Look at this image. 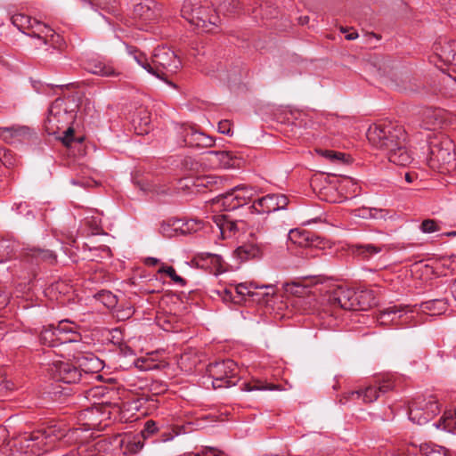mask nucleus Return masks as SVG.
<instances>
[{"label":"nucleus","mask_w":456,"mask_h":456,"mask_svg":"<svg viewBox=\"0 0 456 456\" xmlns=\"http://www.w3.org/2000/svg\"><path fill=\"white\" fill-rule=\"evenodd\" d=\"M369 142L384 151L390 162L398 166H407L413 158L406 147V133L398 125L392 123L377 124L367 131Z\"/></svg>","instance_id":"f257e3e1"},{"label":"nucleus","mask_w":456,"mask_h":456,"mask_svg":"<svg viewBox=\"0 0 456 456\" xmlns=\"http://www.w3.org/2000/svg\"><path fill=\"white\" fill-rule=\"evenodd\" d=\"M326 300L332 307H339L345 310H366L376 304L371 291H354L337 287L325 295Z\"/></svg>","instance_id":"f03ea898"},{"label":"nucleus","mask_w":456,"mask_h":456,"mask_svg":"<svg viewBox=\"0 0 456 456\" xmlns=\"http://www.w3.org/2000/svg\"><path fill=\"white\" fill-rule=\"evenodd\" d=\"M181 65L180 59L173 50L163 45L158 46L151 58V74L173 88H176L175 84L169 80V77L176 73Z\"/></svg>","instance_id":"7ed1b4c3"},{"label":"nucleus","mask_w":456,"mask_h":456,"mask_svg":"<svg viewBox=\"0 0 456 456\" xmlns=\"http://www.w3.org/2000/svg\"><path fill=\"white\" fill-rule=\"evenodd\" d=\"M181 14L188 22L203 32H213L219 22L218 15L212 13L209 6L202 5L196 0H184Z\"/></svg>","instance_id":"20e7f679"},{"label":"nucleus","mask_w":456,"mask_h":456,"mask_svg":"<svg viewBox=\"0 0 456 456\" xmlns=\"http://www.w3.org/2000/svg\"><path fill=\"white\" fill-rule=\"evenodd\" d=\"M78 325L69 320H62L57 325L44 327L40 333L41 344L54 347L79 340Z\"/></svg>","instance_id":"39448f33"},{"label":"nucleus","mask_w":456,"mask_h":456,"mask_svg":"<svg viewBox=\"0 0 456 456\" xmlns=\"http://www.w3.org/2000/svg\"><path fill=\"white\" fill-rule=\"evenodd\" d=\"M430 165L438 167L440 172H449L456 167V153L453 142L441 136L430 142Z\"/></svg>","instance_id":"423d86ee"},{"label":"nucleus","mask_w":456,"mask_h":456,"mask_svg":"<svg viewBox=\"0 0 456 456\" xmlns=\"http://www.w3.org/2000/svg\"><path fill=\"white\" fill-rule=\"evenodd\" d=\"M207 371L214 389L235 386L239 380L237 364L230 359L209 363Z\"/></svg>","instance_id":"0eeeda50"},{"label":"nucleus","mask_w":456,"mask_h":456,"mask_svg":"<svg viewBox=\"0 0 456 456\" xmlns=\"http://www.w3.org/2000/svg\"><path fill=\"white\" fill-rule=\"evenodd\" d=\"M440 412V404L436 395L419 396L415 398L409 406V419L418 425L431 420Z\"/></svg>","instance_id":"6e6552de"},{"label":"nucleus","mask_w":456,"mask_h":456,"mask_svg":"<svg viewBox=\"0 0 456 456\" xmlns=\"http://www.w3.org/2000/svg\"><path fill=\"white\" fill-rule=\"evenodd\" d=\"M395 387V379L393 375H386L378 379L375 384L363 389L345 393L344 398L348 400L361 399L363 403H373L380 395L386 394Z\"/></svg>","instance_id":"1a4fd4ad"},{"label":"nucleus","mask_w":456,"mask_h":456,"mask_svg":"<svg viewBox=\"0 0 456 456\" xmlns=\"http://www.w3.org/2000/svg\"><path fill=\"white\" fill-rule=\"evenodd\" d=\"M74 119L72 111L68 110L64 99H56L50 106L45 122V131L49 134H56L61 129L70 124Z\"/></svg>","instance_id":"9d476101"},{"label":"nucleus","mask_w":456,"mask_h":456,"mask_svg":"<svg viewBox=\"0 0 456 456\" xmlns=\"http://www.w3.org/2000/svg\"><path fill=\"white\" fill-rule=\"evenodd\" d=\"M271 294H273V287L271 285L258 286L253 281L235 285V295L239 303L245 300L246 297L259 304L267 303Z\"/></svg>","instance_id":"9b49d317"},{"label":"nucleus","mask_w":456,"mask_h":456,"mask_svg":"<svg viewBox=\"0 0 456 456\" xmlns=\"http://www.w3.org/2000/svg\"><path fill=\"white\" fill-rule=\"evenodd\" d=\"M52 378L55 381L66 384H75L80 381L82 371L73 363L64 361L53 362L48 369Z\"/></svg>","instance_id":"f8f14e48"},{"label":"nucleus","mask_w":456,"mask_h":456,"mask_svg":"<svg viewBox=\"0 0 456 456\" xmlns=\"http://www.w3.org/2000/svg\"><path fill=\"white\" fill-rule=\"evenodd\" d=\"M65 436V431L59 427H49L44 430H37L32 434H25L21 436V443L35 441L34 447L43 445L44 448H51L56 441L61 440Z\"/></svg>","instance_id":"ddd939ff"},{"label":"nucleus","mask_w":456,"mask_h":456,"mask_svg":"<svg viewBox=\"0 0 456 456\" xmlns=\"http://www.w3.org/2000/svg\"><path fill=\"white\" fill-rule=\"evenodd\" d=\"M289 203L288 198L283 194H267L254 200L249 207L252 213L270 214L285 209Z\"/></svg>","instance_id":"4468645a"},{"label":"nucleus","mask_w":456,"mask_h":456,"mask_svg":"<svg viewBox=\"0 0 456 456\" xmlns=\"http://www.w3.org/2000/svg\"><path fill=\"white\" fill-rule=\"evenodd\" d=\"M180 183L182 187L191 190V192H204V189L210 191L219 189L223 184V179L214 175H206L182 179Z\"/></svg>","instance_id":"2eb2a0df"},{"label":"nucleus","mask_w":456,"mask_h":456,"mask_svg":"<svg viewBox=\"0 0 456 456\" xmlns=\"http://www.w3.org/2000/svg\"><path fill=\"white\" fill-rule=\"evenodd\" d=\"M212 219L224 239L245 232L247 224L243 220H233L226 215L213 216Z\"/></svg>","instance_id":"dca6fc26"},{"label":"nucleus","mask_w":456,"mask_h":456,"mask_svg":"<svg viewBox=\"0 0 456 456\" xmlns=\"http://www.w3.org/2000/svg\"><path fill=\"white\" fill-rule=\"evenodd\" d=\"M182 136L183 138L184 145L191 148H208L215 142L211 136L197 131L192 127L183 128Z\"/></svg>","instance_id":"f3484780"},{"label":"nucleus","mask_w":456,"mask_h":456,"mask_svg":"<svg viewBox=\"0 0 456 456\" xmlns=\"http://www.w3.org/2000/svg\"><path fill=\"white\" fill-rule=\"evenodd\" d=\"M433 50L441 61L456 66V41L440 39L434 44Z\"/></svg>","instance_id":"a211bd4d"},{"label":"nucleus","mask_w":456,"mask_h":456,"mask_svg":"<svg viewBox=\"0 0 456 456\" xmlns=\"http://www.w3.org/2000/svg\"><path fill=\"white\" fill-rule=\"evenodd\" d=\"M134 16L146 23L156 22L160 17V10L151 0H144L134 6Z\"/></svg>","instance_id":"6ab92c4d"},{"label":"nucleus","mask_w":456,"mask_h":456,"mask_svg":"<svg viewBox=\"0 0 456 456\" xmlns=\"http://www.w3.org/2000/svg\"><path fill=\"white\" fill-rule=\"evenodd\" d=\"M408 313L409 311L407 310V306H388L380 312L378 317V322L383 325H387L388 323L399 325L398 321L402 318L405 319V322H407L409 319L407 316Z\"/></svg>","instance_id":"aec40b11"},{"label":"nucleus","mask_w":456,"mask_h":456,"mask_svg":"<svg viewBox=\"0 0 456 456\" xmlns=\"http://www.w3.org/2000/svg\"><path fill=\"white\" fill-rule=\"evenodd\" d=\"M25 434H32V432L20 433L18 436L13 437L12 446L15 448L16 452L28 456H36L48 451V448H44L43 445L40 447H34L35 441L21 443V436Z\"/></svg>","instance_id":"412c9836"},{"label":"nucleus","mask_w":456,"mask_h":456,"mask_svg":"<svg viewBox=\"0 0 456 456\" xmlns=\"http://www.w3.org/2000/svg\"><path fill=\"white\" fill-rule=\"evenodd\" d=\"M289 240L300 247H313L319 244L320 238L311 232L301 229H292L289 232Z\"/></svg>","instance_id":"4be33fe9"},{"label":"nucleus","mask_w":456,"mask_h":456,"mask_svg":"<svg viewBox=\"0 0 456 456\" xmlns=\"http://www.w3.org/2000/svg\"><path fill=\"white\" fill-rule=\"evenodd\" d=\"M31 135V129L26 126L13 125L0 128V136L7 142L22 140Z\"/></svg>","instance_id":"5701e85b"},{"label":"nucleus","mask_w":456,"mask_h":456,"mask_svg":"<svg viewBox=\"0 0 456 456\" xmlns=\"http://www.w3.org/2000/svg\"><path fill=\"white\" fill-rule=\"evenodd\" d=\"M384 250H387V247L386 245L365 243L352 246L353 254L366 261L372 259L374 256L383 252Z\"/></svg>","instance_id":"b1692460"},{"label":"nucleus","mask_w":456,"mask_h":456,"mask_svg":"<svg viewBox=\"0 0 456 456\" xmlns=\"http://www.w3.org/2000/svg\"><path fill=\"white\" fill-rule=\"evenodd\" d=\"M86 69L90 73L102 77H118L119 75L111 63L102 60L89 61Z\"/></svg>","instance_id":"393cba45"},{"label":"nucleus","mask_w":456,"mask_h":456,"mask_svg":"<svg viewBox=\"0 0 456 456\" xmlns=\"http://www.w3.org/2000/svg\"><path fill=\"white\" fill-rule=\"evenodd\" d=\"M212 201L213 204L222 208L224 211H231L240 208L239 200L233 188L224 194L218 195Z\"/></svg>","instance_id":"a878e982"},{"label":"nucleus","mask_w":456,"mask_h":456,"mask_svg":"<svg viewBox=\"0 0 456 456\" xmlns=\"http://www.w3.org/2000/svg\"><path fill=\"white\" fill-rule=\"evenodd\" d=\"M34 24L32 31H28V36L37 38L41 45H47L50 38L54 37L53 29L37 20H34Z\"/></svg>","instance_id":"bb28decb"},{"label":"nucleus","mask_w":456,"mask_h":456,"mask_svg":"<svg viewBox=\"0 0 456 456\" xmlns=\"http://www.w3.org/2000/svg\"><path fill=\"white\" fill-rule=\"evenodd\" d=\"M447 300L445 298L432 299L422 302L419 305L420 310L429 315H439L447 309Z\"/></svg>","instance_id":"cd10ccee"},{"label":"nucleus","mask_w":456,"mask_h":456,"mask_svg":"<svg viewBox=\"0 0 456 456\" xmlns=\"http://www.w3.org/2000/svg\"><path fill=\"white\" fill-rule=\"evenodd\" d=\"M422 127L427 130H435L442 123L441 111L427 109L423 111Z\"/></svg>","instance_id":"c85d7f7f"},{"label":"nucleus","mask_w":456,"mask_h":456,"mask_svg":"<svg viewBox=\"0 0 456 456\" xmlns=\"http://www.w3.org/2000/svg\"><path fill=\"white\" fill-rule=\"evenodd\" d=\"M236 251L240 258L248 260L260 257L263 249L257 243L249 242L240 246Z\"/></svg>","instance_id":"c756f323"},{"label":"nucleus","mask_w":456,"mask_h":456,"mask_svg":"<svg viewBox=\"0 0 456 456\" xmlns=\"http://www.w3.org/2000/svg\"><path fill=\"white\" fill-rule=\"evenodd\" d=\"M208 154L214 158L211 159L212 161L217 162L224 169L233 168L237 165V160L232 152L210 151Z\"/></svg>","instance_id":"7c9ffc66"},{"label":"nucleus","mask_w":456,"mask_h":456,"mask_svg":"<svg viewBox=\"0 0 456 456\" xmlns=\"http://www.w3.org/2000/svg\"><path fill=\"white\" fill-rule=\"evenodd\" d=\"M175 230L179 229L182 233H192L203 227V222L200 219L177 220L174 223Z\"/></svg>","instance_id":"2f4dec72"},{"label":"nucleus","mask_w":456,"mask_h":456,"mask_svg":"<svg viewBox=\"0 0 456 456\" xmlns=\"http://www.w3.org/2000/svg\"><path fill=\"white\" fill-rule=\"evenodd\" d=\"M11 21L20 31L28 35L34 28V20L29 16L22 13H16L11 17Z\"/></svg>","instance_id":"473e14b6"},{"label":"nucleus","mask_w":456,"mask_h":456,"mask_svg":"<svg viewBox=\"0 0 456 456\" xmlns=\"http://www.w3.org/2000/svg\"><path fill=\"white\" fill-rule=\"evenodd\" d=\"M127 53L133 57L134 61L140 65L142 69H144L148 73L151 74V60L147 58V56L140 52L137 48L126 45Z\"/></svg>","instance_id":"72a5a7b5"},{"label":"nucleus","mask_w":456,"mask_h":456,"mask_svg":"<svg viewBox=\"0 0 456 456\" xmlns=\"http://www.w3.org/2000/svg\"><path fill=\"white\" fill-rule=\"evenodd\" d=\"M233 190L237 195L240 207L248 204L256 193L254 188L244 184L235 186Z\"/></svg>","instance_id":"f704fd0d"},{"label":"nucleus","mask_w":456,"mask_h":456,"mask_svg":"<svg viewBox=\"0 0 456 456\" xmlns=\"http://www.w3.org/2000/svg\"><path fill=\"white\" fill-rule=\"evenodd\" d=\"M434 425L444 430L456 428V411H445L439 422Z\"/></svg>","instance_id":"c9c22d12"},{"label":"nucleus","mask_w":456,"mask_h":456,"mask_svg":"<svg viewBox=\"0 0 456 456\" xmlns=\"http://www.w3.org/2000/svg\"><path fill=\"white\" fill-rule=\"evenodd\" d=\"M28 257H31V260L34 259L36 261L37 260H47V261H53L55 259V255L53 251L49 249H43V248H29L28 252L26 253Z\"/></svg>","instance_id":"e433bc0d"},{"label":"nucleus","mask_w":456,"mask_h":456,"mask_svg":"<svg viewBox=\"0 0 456 456\" xmlns=\"http://www.w3.org/2000/svg\"><path fill=\"white\" fill-rule=\"evenodd\" d=\"M95 298L107 308H114L118 304L117 297L109 290H102L95 295Z\"/></svg>","instance_id":"4c0bfd02"},{"label":"nucleus","mask_w":456,"mask_h":456,"mask_svg":"<svg viewBox=\"0 0 456 456\" xmlns=\"http://www.w3.org/2000/svg\"><path fill=\"white\" fill-rule=\"evenodd\" d=\"M158 273L167 274L175 284H178L181 287H184L186 285V281L176 274L173 266L162 265L159 269Z\"/></svg>","instance_id":"58836bf2"},{"label":"nucleus","mask_w":456,"mask_h":456,"mask_svg":"<svg viewBox=\"0 0 456 456\" xmlns=\"http://www.w3.org/2000/svg\"><path fill=\"white\" fill-rule=\"evenodd\" d=\"M12 256V248L6 240L0 241V264L8 261Z\"/></svg>","instance_id":"ea45409f"},{"label":"nucleus","mask_w":456,"mask_h":456,"mask_svg":"<svg viewBox=\"0 0 456 456\" xmlns=\"http://www.w3.org/2000/svg\"><path fill=\"white\" fill-rule=\"evenodd\" d=\"M85 224L91 228L93 234H98L102 231V222L99 216H86L85 218Z\"/></svg>","instance_id":"a19ab883"},{"label":"nucleus","mask_w":456,"mask_h":456,"mask_svg":"<svg viewBox=\"0 0 456 456\" xmlns=\"http://www.w3.org/2000/svg\"><path fill=\"white\" fill-rule=\"evenodd\" d=\"M124 442L127 444L126 449L131 453H136L139 451H141L143 447V443L139 437H133V439L127 437L126 438V440H124Z\"/></svg>","instance_id":"79ce46f5"},{"label":"nucleus","mask_w":456,"mask_h":456,"mask_svg":"<svg viewBox=\"0 0 456 456\" xmlns=\"http://www.w3.org/2000/svg\"><path fill=\"white\" fill-rule=\"evenodd\" d=\"M198 258L200 260L209 259L210 263L213 264L216 267L221 266L223 263V257L220 255L208 252L199 253Z\"/></svg>","instance_id":"37998d69"},{"label":"nucleus","mask_w":456,"mask_h":456,"mask_svg":"<svg viewBox=\"0 0 456 456\" xmlns=\"http://www.w3.org/2000/svg\"><path fill=\"white\" fill-rule=\"evenodd\" d=\"M420 230L424 233H432L438 231V225L435 220L426 219L420 224Z\"/></svg>","instance_id":"c03bdc74"},{"label":"nucleus","mask_w":456,"mask_h":456,"mask_svg":"<svg viewBox=\"0 0 456 456\" xmlns=\"http://www.w3.org/2000/svg\"><path fill=\"white\" fill-rule=\"evenodd\" d=\"M157 431H158V428H157L156 423L152 420H148L145 423L144 428L141 432V436L143 439H147L150 436L155 434Z\"/></svg>","instance_id":"a18cd8bd"},{"label":"nucleus","mask_w":456,"mask_h":456,"mask_svg":"<svg viewBox=\"0 0 456 456\" xmlns=\"http://www.w3.org/2000/svg\"><path fill=\"white\" fill-rule=\"evenodd\" d=\"M322 155L330 159L331 162H342L345 159V154L341 152H336L333 151H324Z\"/></svg>","instance_id":"49530a36"},{"label":"nucleus","mask_w":456,"mask_h":456,"mask_svg":"<svg viewBox=\"0 0 456 456\" xmlns=\"http://www.w3.org/2000/svg\"><path fill=\"white\" fill-rule=\"evenodd\" d=\"M219 295L223 301L224 302H234L239 303L237 300L236 295H233L232 291L229 289H224V290L219 292Z\"/></svg>","instance_id":"de8ad7c7"},{"label":"nucleus","mask_w":456,"mask_h":456,"mask_svg":"<svg viewBox=\"0 0 456 456\" xmlns=\"http://www.w3.org/2000/svg\"><path fill=\"white\" fill-rule=\"evenodd\" d=\"M221 452L216 447H205L192 456H218Z\"/></svg>","instance_id":"09e8293b"},{"label":"nucleus","mask_w":456,"mask_h":456,"mask_svg":"<svg viewBox=\"0 0 456 456\" xmlns=\"http://www.w3.org/2000/svg\"><path fill=\"white\" fill-rule=\"evenodd\" d=\"M104 395V388L102 387H94L90 388L86 393L87 398H100Z\"/></svg>","instance_id":"8fccbe9b"},{"label":"nucleus","mask_w":456,"mask_h":456,"mask_svg":"<svg viewBox=\"0 0 456 456\" xmlns=\"http://www.w3.org/2000/svg\"><path fill=\"white\" fill-rule=\"evenodd\" d=\"M218 131L224 134H232V126L228 120H223L218 123Z\"/></svg>","instance_id":"3c124183"},{"label":"nucleus","mask_w":456,"mask_h":456,"mask_svg":"<svg viewBox=\"0 0 456 456\" xmlns=\"http://www.w3.org/2000/svg\"><path fill=\"white\" fill-rule=\"evenodd\" d=\"M443 266L449 269L451 273H456V255H452L451 257L444 259Z\"/></svg>","instance_id":"603ef678"},{"label":"nucleus","mask_w":456,"mask_h":456,"mask_svg":"<svg viewBox=\"0 0 456 456\" xmlns=\"http://www.w3.org/2000/svg\"><path fill=\"white\" fill-rule=\"evenodd\" d=\"M9 431L6 427L0 426V447L4 445L5 444H10L11 441H8Z\"/></svg>","instance_id":"864d4df0"},{"label":"nucleus","mask_w":456,"mask_h":456,"mask_svg":"<svg viewBox=\"0 0 456 456\" xmlns=\"http://www.w3.org/2000/svg\"><path fill=\"white\" fill-rule=\"evenodd\" d=\"M360 211H361V213L359 214V216H362L363 218H367V217L377 218L378 217V214L379 212H381V210H378L376 208H373V209L362 208Z\"/></svg>","instance_id":"5fc2aeb1"},{"label":"nucleus","mask_w":456,"mask_h":456,"mask_svg":"<svg viewBox=\"0 0 456 456\" xmlns=\"http://www.w3.org/2000/svg\"><path fill=\"white\" fill-rule=\"evenodd\" d=\"M73 134L74 130L71 127H68L64 132V136L61 138V141L66 146H69L73 141Z\"/></svg>","instance_id":"6e6d98bb"},{"label":"nucleus","mask_w":456,"mask_h":456,"mask_svg":"<svg viewBox=\"0 0 456 456\" xmlns=\"http://www.w3.org/2000/svg\"><path fill=\"white\" fill-rule=\"evenodd\" d=\"M175 436H177V433L171 432V431L163 432L160 435V437H159V439H158V441L163 442V443L169 442V441L173 440Z\"/></svg>","instance_id":"4d7b16f0"},{"label":"nucleus","mask_w":456,"mask_h":456,"mask_svg":"<svg viewBox=\"0 0 456 456\" xmlns=\"http://www.w3.org/2000/svg\"><path fill=\"white\" fill-rule=\"evenodd\" d=\"M232 3H233V0H224V3L218 6V12H232L234 9V5H232V9H230Z\"/></svg>","instance_id":"13d9d810"},{"label":"nucleus","mask_w":456,"mask_h":456,"mask_svg":"<svg viewBox=\"0 0 456 456\" xmlns=\"http://www.w3.org/2000/svg\"><path fill=\"white\" fill-rule=\"evenodd\" d=\"M134 314V310L132 307H127L126 309L118 311V316L123 320L128 319Z\"/></svg>","instance_id":"bf43d9fd"},{"label":"nucleus","mask_w":456,"mask_h":456,"mask_svg":"<svg viewBox=\"0 0 456 456\" xmlns=\"http://www.w3.org/2000/svg\"><path fill=\"white\" fill-rule=\"evenodd\" d=\"M244 390L246 391H253V390H273L274 389L273 387H252L249 384L244 383Z\"/></svg>","instance_id":"052dcab7"},{"label":"nucleus","mask_w":456,"mask_h":456,"mask_svg":"<svg viewBox=\"0 0 456 456\" xmlns=\"http://www.w3.org/2000/svg\"><path fill=\"white\" fill-rule=\"evenodd\" d=\"M342 32L346 34L345 37L347 40H354L358 37V34L355 31H346L343 29Z\"/></svg>","instance_id":"680f3d73"},{"label":"nucleus","mask_w":456,"mask_h":456,"mask_svg":"<svg viewBox=\"0 0 456 456\" xmlns=\"http://www.w3.org/2000/svg\"><path fill=\"white\" fill-rule=\"evenodd\" d=\"M145 265L149 266H154L159 263V259L155 257H147L144 261Z\"/></svg>","instance_id":"e2e57ef3"},{"label":"nucleus","mask_w":456,"mask_h":456,"mask_svg":"<svg viewBox=\"0 0 456 456\" xmlns=\"http://www.w3.org/2000/svg\"><path fill=\"white\" fill-rule=\"evenodd\" d=\"M7 333V327L3 321H0V340H2L4 335Z\"/></svg>","instance_id":"0e129e2a"},{"label":"nucleus","mask_w":456,"mask_h":456,"mask_svg":"<svg viewBox=\"0 0 456 456\" xmlns=\"http://www.w3.org/2000/svg\"><path fill=\"white\" fill-rule=\"evenodd\" d=\"M90 361L92 362V371H94L100 368L101 362H99L98 358H92Z\"/></svg>","instance_id":"69168bd1"},{"label":"nucleus","mask_w":456,"mask_h":456,"mask_svg":"<svg viewBox=\"0 0 456 456\" xmlns=\"http://www.w3.org/2000/svg\"><path fill=\"white\" fill-rule=\"evenodd\" d=\"M183 165L184 167H188L190 165V168L191 169H193L194 168V166H197L198 164L197 163H194L193 160L191 159H185L184 161H183Z\"/></svg>","instance_id":"338daca9"},{"label":"nucleus","mask_w":456,"mask_h":456,"mask_svg":"<svg viewBox=\"0 0 456 456\" xmlns=\"http://www.w3.org/2000/svg\"><path fill=\"white\" fill-rule=\"evenodd\" d=\"M451 291H452V295L453 298L456 300V280L453 281V283L451 287Z\"/></svg>","instance_id":"774afa93"}]
</instances>
